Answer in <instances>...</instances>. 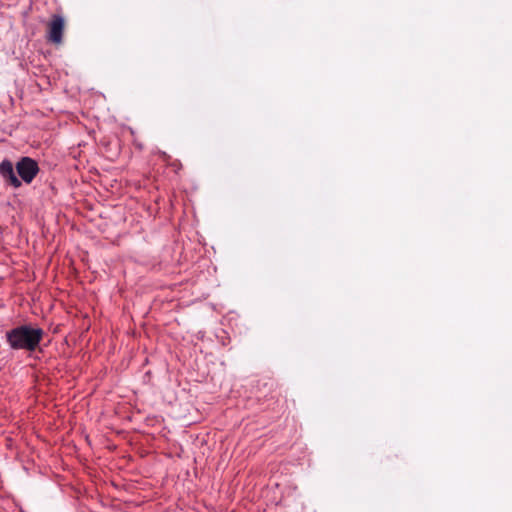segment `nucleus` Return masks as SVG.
Instances as JSON below:
<instances>
[{
    "label": "nucleus",
    "mask_w": 512,
    "mask_h": 512,
    "mask_svg": "<svg viewBox=\"0 0 512 512\" xmlns=\"http://www.w3.org/2000/svg\"><path fill=\"white\" fill-rule=\"evenodd\" d=\"M43 336V330L31 326L23 325L7 332L6 337L9 345L13 349H22L33 351L40 343Z\"/></svg>",
    "instance_id": "f257e3e1"
},
{
    "label": "nucleus",
    "mask_w": 512,
    "mask_h": 512,
    "mask_svg": "<svg viewBox=\"0 0 512 512\" xmlns=\"http://www.w3.org/2000/svg\"><path fill=\"white\" fill-rule=\"evenodd\" d=\"M16 169L21 179L26 183H30L39 170L37 163L28 157L22 158L17 163Z\"/></svg>",
    "instance_id": "f03ea898"
},
{
    "label": "nucleus",
    "mask_w": 512,
    "mask_h": 512,
    "mask_svg": "<svg viewBox=\"0 0 512 512\" xmlns=\"http://www.w3.org/2000/svg\"><path fill=\"white\" fill-rule=\"evenodd\" d=\"M64 29V19L60 16H53L49 24V40L53 43L59 44L62 41V33Z\"/></svg>",
    "instance_id": "7ed1b4c3"
},
{
    "label": "nucleus",
    "mask_w": 512,
    "mask_h": 512,
    "mask_svg": "<svg viewBox=\"0 0 512 512\" xmlns=\"http://www.w3.org/2000/svg\"><path fill=\"white\" fill-rule=\"evenodd\" d=\"M0 175L15 188L21 185L20 180L14 172L13 164L9 160H4L0 163Z\"/></svg>",
    "instance_id": "20e7f679"
}]
</instances>
